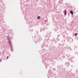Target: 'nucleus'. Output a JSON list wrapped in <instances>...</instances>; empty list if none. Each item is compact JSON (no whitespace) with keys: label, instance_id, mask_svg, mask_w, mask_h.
<instances>
[{"label":"nucleus","instance_id":"obj_3","mask_svg":"<svg viewBox=\"0 0 78 78\" xmlns=\"http://www.w3.org/2000/svg\"><path fill=\"white\" fill-rule=\"evenodd\" d=\"M9 42L10 45H11V41H9Z\"/></svg>","mask_w":78,"mask_h":78},{"label":"nucleus","instance_id":"obj_5","mask_svg":"<svg viewBox=\"0 0 78 78\" xmlns=\"http://www.w3.org/2000/svg\"><path fill=\"white\" fill-rule=\"evenodd\" d=\"M77 34H76L75 35V36H77Z\"/></svg>","mask_w":78,"mask_h":78},{"label":"nucleus","instance_id":"obj_1","mask_svg":"<svg viewBox=\"0 0 78 78\" xmlns=\"http://www.w3.org/2000/svg\"><path fill=\"white\" fill-rule=\"evenodd\" d=\"M70 13L72 15H73V11H70Z\"/></svg>","mask_w":78,"mask_h":78},{"label":"nucleus","instance_id":"obj_7","mask_svg":"<svg viewBox=\"0 0 78 78\" xmlns=\"http://www.w3.org/2000/svg\"><path fill=\"white\" fill-rule=\"evenodd\" d=\"M0 62H1V60L0 59Z\"/></svg>","mask_w":78,"mask_h":78},{"label":"nucleus","instance_id":"obj_6","mask_svg":"<svg viewBox=\"0 0 78 78\" xmlns=\"http://www.w3.org/2000/svg\"><path fill=\"white\" fill-rule=\"evenodd\" d=\"M9 58V57L8 56H7V59H8V58Z\"/></svg>","mask_w":78,"mask_h":78},{"label":"nucleus","instance_id":"obj_4","mask_svg":"<svg viewBox=\"0 0 78 78\" xmlns=\"http://www.w3.org/2000/svg\"><path fill=\"white\" fill-rule=\"evenodd\" d=\"M37 19H40V16H38L37 17Z\"/></svg>","mask_w":78,"mask_h":78},{"label":"nucleus","instance_id":"obj_2","mask_svg":"<svg viewBox=\"0 0 78 78\" xmlns=\"http://www.w3.org/2000/svg\"><path fill=\"white\" fill-rule=\"evenodd\" d=\"M67 13V11L66 10H65V15H66V14Z\"/></svg>","mask_w":78,"mask_h":78}]
</instances>
